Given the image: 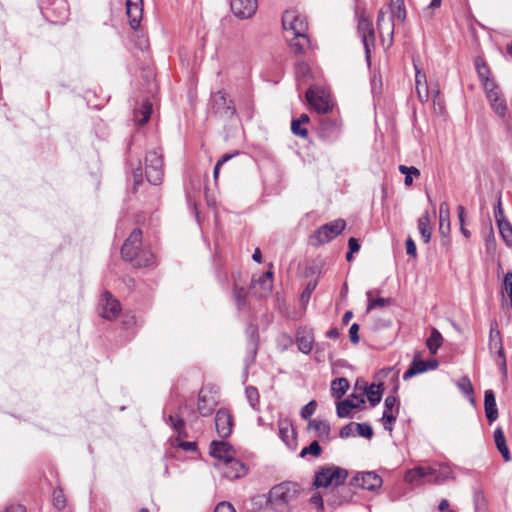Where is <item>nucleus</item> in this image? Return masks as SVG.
I'll return each mask as SVG.
<instances>
[{
  "mask_svg": "<svg viewBox=\"0 0 512 512\" xmlns=\"http://www.w3.org/2000/svg\"><path fill=\"white\" fill-rule=\"evenodd\" d=\"M367 299H368V305H367V311H371L376 308H382L385 306H390L393 304L392 298H372V291H368L366 293Z\"/></svg>",
  "mask_w": 512,
  "mask_h": 512,
  "instance_id": "79ce46f5",
  "label": "nucleus"
},
{
  "mask_svg": "<svg viewBox=\"0 0 512 512\" xmlns=\"http://www.w3.org/2000/svg\"><path fill=\"white\" fill-rule=\"evenodd\" d=\"M488 347H489L490 354L492 356L497 357L498 365L504 371H506V360H505L504 349H503V344H502V337H501L500 331L498 329V324L496 321L492 322L490 325Z\"/></svg>",
  "mask_w": 512,
  "mask_h": 512,
  "instance_id": "f8f14e48",
  "label": "nucleus"
},
{
  "mask_svg": "<svg viewBox=\"0 0 512 512\" xmlns=\"http://www.w3.org/2000/svg\"><path fill=\"white\" fill-rule=\"evenodd\" d=\"M341 122L337 119L322 116L319 119L316 129L318 137L327 143H333L339 139L341 135Z\"/></svg>",
  "mask_w": 512,
  "mask_h": 512,
  "instance_id": "6e6552de",
  "label": "nucleus"
},
{
  "mask_svg": "<svg viewBox=\"0 0 512 512\" xmlns=\"http://www.w3.org/2000/svg\"><path fill=\"white\" fill-rule=\"evenodd\" d=\"M126 261L133 264L134 267H153L155 265V256L149 249H140L136 252L135 257L127 259Z\"/></svg>",
  "mask_w": 512,
  "mask_h": 512,
  "instance_id": "bb28decb",
  "label": "nucleus"
},
{
  "mask_svg": "<svg viewBox=\"0 0 512 512\" xmlns=\"http://www.w3.org/2000/svg\"><path fill=\"white\" fill-rule=\"evenodd\" d=\"M376 22L379 32L382 33L384 29V24L386 23V15L382 9L378 12Z\"/></svg>",
  "mask_w": 512,
  "mask_h": 512,
  "instance_id": "69168bd1",
  "label": "nucleus"
},
{
  "mask_svg": "<svg viewBox=\"0 0 512 512\" xmlns=\"http://www.w3.org/2000/svg\"><path fill=\"white\" fill-rule=\"evenodd\" d=\"M359 324L357 323H353L349 329V338H350V341L353 343V344H358L359 343Z\"/></svg>",
  "mask_w": 512,
  "mask_h": 512,
  "instance_id": "052dcab7",
  "label": "nucleus"
},
{
  "mask_svg": "<svg viewBox=\"0 0 512 512\" xmlns=\"http://www.w3.org/2000/svg\"><path fill=\"white\" fill-rule=\"evenodd\" d=\"M452 470L447 465L435 467H416L407 471L405 480L409 483L436 482L440 483L451 477Z\"/></svg>",
  "mask_w": 512,
  "mask_h": 512,
  "instance_id": "7ed1b4c3",
  "label": "nucleus"
},
{
  "mask_svg": "<svg viewBox=\"0 0 512 512\" xmlns=\"http://www.w3.org/2000/svg\"><path fill=\"white\" fill-rule=\"evenodd\" d=\"M348 248H349V251H351L353 253L358 252L360 250V243H359L358 239L351 237L348 240Z\"/></svg>",
  "mask_w": 512,
  "mask_h": 512,
  "instance_id": "774afa93",
  "label": "nucleus"
},
{
  "mask_svg": "<svg viewBox=\"0 0 512 512\" xmlns=\"http://www.w3.org/2000/svg\"><path fill=\"white\" fill-rule=\"evenodd\" d=\"M52 503L53 506L59 511L63 510L66 507V498L61 488H56L53 491Z\"/></svg>",
  "mask_w": 512,
  "mask_h": 512,
  "instance_id": "09e8293b",
  "label": "nucleus"
},
{
  "mask_svg": "<svg viewBox=\"0 0 512 512\" xmlns=\"http://www.w3.org/2000/svg\"><path fill=\"white\" fill-rule=\"evenodd\" d=\"M391 9V19L387 22L388 26L391 27V35L394 33V23L393 20L397 19L400 22H404L406 19V9L404 0H391L390 4Z\"/></svg>",
  "mask_w": 512,
  "mask_h": 512,
  "instance_id": "7c9ffc66",
  "label": "nucleus"
},
{
  "mask_svg": "<svg viewBox=\"0 0 512 512\" xmlns=\"http://www.w3.org/2000/svg\"><path fill=\"white\" fill-rule=\"evenodd\" d=\"M415 68V86L419 100L424 103L429 99V89L427 85L426 74L422 72L416 62L413 60Z\"/></svg>",
  "mask_w": 512,
  "mask_h": 512,
  "instance_id": "5701e85b",
  "label": "nucleus"
},
{
  "mask_svg": "<svg viewBox=\"0 0 512 512\" xmlns=\"http://www.w3.org/2000/svg\"><path fill=\"white\" fill-rule=\"evenodd\" d=\"M214 512H236V510L230 503L221 502L215 507Z\"/></svg>",
  "mask_w": 512,
  "mask_h": 512,
  "instance_id": "0e129e2a",
  "label": "nucleus"
},
{
  "mask_svg": "<svg viewBox=\"0 0 512 512\" xmlns=\"http://www.w3.org/2000/svg\"><path fill=\"white\" fill-rule=\"evenodd\" d=\"M484 410L489 423H493L498 418V409L496 405L495 394L493 390L485 391L484 395Z\"/></svg>",
  "mask_w": 512,
  "mask_h": 512,
  "instance_id": "c756f323",
  "label": "nucleus"
},
{
  "mask_svg": "<svg viewBox=\"0 0 512 512\" xmlns=\"http://www.w3.org/2000/svg\"><path fill=\"white\" fill-rule=\"evenodd\" d=\"M383 383L378 385L372 384L370 386H363V394H366L371 406H376L380 403L383 395Z\"/></svg>",
  "mask_w": 512,
  "mask_h": 512,
  "instance_id": "473e14b6",
  "label": "nucleus"
},
{
  "mask_svg": "<svg viewBox=\"0 0 512 512\" xmlns=\"http://www.w3.org/2000/svg\"><path fill=\"white\" fill-rule=\"evenodd\" d=\"M405 244H406V253L409 256L416 258L417 257V248H416V244H415L414 240L411 237H408Z\"/></svg>",
  "mask_w": 512,
  "mask_h": 512,
  "instance_id": "680f3d73",
  "label": "nucleus"
},
{
  "mask_svg": "<svg viewBox=\"0 0 512 512\" xmlns=\"http://www.w3.org/2000/svg\"><path fill=\"white\" fill-rule=\"evenodd\" d=\"M479 24L478 20L471 15L469 12L465 19V25L467 28L466 36L470 37L471 40L475 43L478 42L477 28L476 26Z\"/></svg>",
  "mask_w": 512,
  "mask_h": 512,
  "instance_id": "37998d69",
  "label": "nucleus"
},
{
  "mask_svg": "<svg viewBox=\"0 0 512 512\" xmlns=\"http://www.w3.org/2000/svg\"><path fill=\"white\" fill-rule=\"evenodd\" d=\"M126 14L130 27L137 30L143 15V0H126Z\"/></svg>",
  "mask_w": 512,
  "mask_h": 512,
  "instance_id": "4be33fe9",
  "label": "nucleus"
},
{
  "mask_svg": "<svg viewBox=\"0 0 512 512\" xmlns=\"http://www.w3.org/2000/svg\"><path fill=\"white\" fill-rule=\"evenodd\" d=\"M356 429L360 436L371 439L373 437V428L369 423H356Z\"/></svg>",
  "mask_w": 512,
  "mask_h": 512,
  "instance_id": "5fc2aeb1",
  "label": "nucleus"
},
{
  "mask_svg": "<svg viewBox=\"0 0 512 512\" xmlns=\"http://www.w3.org/2000/svg\"><path fill=\"white\" fill-rule=\"evenodd\" d=\"M457 386L460 389V391L469 399L470 403L475 407L476 400L474 397V389L470 379L466 376L461 377L457 382Z\"/></svg>",
  "mask_w": 512,
  "mask_h": 512,
  "instance_id": "ea45409f",
  "label": "nucleus"
},
{
  "mask_svg": "<svg viewBox=\"0 0 512 512\" xmlns=\"http://www.w3.org/2000/svg\"><path fill=\"white\" fill-rule=\"evenodd\" d=\"M442 336L440 332L436 329H433L431 335L426 340V346L431 354H436L438 349L442 344Z\"/></svg>",
  "mask_w": 512,
  "mask_h": 512,
  "instance_id": "c03bdc74",
  "label": "nucleus"
},
{
  "mask_svg": "<svg viewBox=\"0 0 512 512\" xmlns=\"http://www.w3.org/2000/svg\"><path fill=\"white\" fill-rule=\"evenodd\" d=\"M218 468L224 477L231 480L241 478L247 473L246 465L235 457L223 463H219Z\"/></svg>",
  "mask_w": 512,
  "mask_h": 512,
  "instance_id": "f3484780",
  "label": "nucleus"
},
{
  "mask_svg": "<svg viewBox=\"0 0 512 512\" xmlns=\"http://www.w3.org/2000/svg\"><path fill=\"white\" fill-rule=\"evenodd\" d=\"M233 296L235 304L239 310H242L247 306L248 292L244 287H240L237 284H234Z\"/></svg>",
  "mask_w": 512,
  "mask_h": 512,
  "instance_id": "a19ab883",
  "label": "nucleus"
},
{
  "mask_svg": "<svg viewBox=\"0 0 512 512\" xmlns=\"http://www.w3.org/2000/svg\"><path fill=\"white\" fill-rule=\"evenodd\" d=\"M300 494V486L295 482H282L272 487L267 502L275 512H290L292 503Z\"/></svg>",
  "mask_w": 512,
  "mask_h": 512,
  "instance_id": "f257e3e1",
  "label": "nucleus"
},
{
  "mask_svg": "<svg viewBox=\"0 0 512 512\" xmlns=\"http://www.w3.org/2000/svg\"><path fill=\"white\" fill-rule=\"evenodd\" d=\"M354 428H356V423L351 422L349 424L344 425L339 432V436L343 439L348 438L354 435Z\"/></svg>",
  "mask_w": 512,
  "mask_h": 512,
  "instance_id": "bf43d9fd",
  "label": "nucleus"
},
{
  "mask_svg": "<svg viewBox=\"0 0 512 512\" xmlns=\"http://www.w3.org/2000/svg\"><path fill=\"white\" fill-rule=\"evenodd\" d=\"M499 232L503 237L504 241L508 244H512V226L510 222L507 220L505 222H500L498 225Z\"/></svg>",
  "mask_w": 512,
  "mask_h": 512,
  "instance_id": "8fccbe9b",
  "label": "nucleus"
},
{
  "mask_svg": "<svg viewBox=\"0 0 512 512\" xmlns=\"http://www.w3.org/2000/svg\"><path fill=\"white\" fill-rule=\"evenodd\" d=\"M168 422L170 423L173 430L177 433L179 438L188 437L185 421L180 415H178V414L169 415Z\"/></svg>",
  "mask_w": 512,
  "mask_h": 512,
  "instance_id": "4c0bfd02",
  "label": "nucleus"
},
{
  "mask_svg": "<svg viewBox=\"0 0 512 512\" xmlns=\"http://www.w3.org/2000/svg\"><path fill=\"white\" fill-rule=\"evenodd\" d=\"M349 387L350 384L346 378H336L331 382V394L333 397L340 399L342 396L346 394Z\"/></svg>",
  "mask_w": 512,
  "mask_h": 512,
  "instance_id": "e433bc0d",
  "label": "nucleus"
},
{
  "mask_svg": "<svg viewBox=\"0 0 512 512\" xmlns=\"http://www.w3.org/2000/svg\"><path fill=\"white\" fill-rule=\"evenodd\" d=\"M282 26L285 31H290L295 36H301L308 31L306 18L296 10H286L282 15Z\"/></svg>",
  "mask_w": 512,
  "mask_h": 512,
  "instance_id": "1a4fd4ad",
  "label": "nucleus"
},
{
  "mask_svg": "<svg viewBox=\"0 0 512 512\" xmlns=\"http://www.w3.org/2000/svg\"><path fill=\"white\" fill-rule=\"evenodd\" d=\"M503 285L509 298V304L512 309V272H507L504 275Z\"/></svg>",
  "mask_w": 512,
  "mask_h": 512,
  "instance_id": "4d7b16f0",
  "label": "nucleus"
},
{
  "mask_svg": "<svg viewBox=\"0 0 512 512\" xmlns=\"http://www.w3.org/2000/svg\"><path fill=\"white\" fill-rule=\"evenodd\" d=\"M317 408V402L311 400L301 408L300 415L303 419L308 420L315 413Z\"/></svg>",
  "mask_w": 512,
  "mask_h": 512,
  "instance_id": "864d4df0",
  "label": "nucleus"
},
{
  "mask_svg": "<svg viewBox=\"0 0 512 512\" xmlns=\"http://www.w3.org/2000/svg\"><path fill=\"white\" fill-rule=\"evenodd\" d=\"M306 100L311 108L320 114H327L332 109L328 95L318 87H310L306 91Z\"/></svg>",
  "mask_w": 512,
  "mask_h": 512,
  "instance_id": "ddd939ff",
  "label": "nucleus"
},
{
  "mask_svg": "<svg viewBox=\"0 0 512 512\" xmlns=\"http://www.w3.org/2000/svg\"><path fill=\"white\" fill-rule=\"evenodd\" d=\"M351 397L357 399L358 403L354 402L351 399H345L337 403L336 413L339 418L348 417L352 409L358 408L360 404L365 403V398L363 395L357 396L355 394H352Z\"/></svg>",
  "mask_w": 512,
  "mask_h": 512,
  "instance_id": "a878e982",
  "label": "nucleus"
},
{
  "mask_svg": "<svg viewBox=\"0 0 512 512\" xmlns=\"http://www.w3.org/2000/svg\"><path fill=\"white\" fill-rule=\"evenodd\" d=\"M426 371H428L427 362L421 359L420 353H417L414 355L409 368L403 374V379L409 380L410 378Z\"/></svg>",
  "mask_w": 512,
  "mask_h": 512,
  "instance_id": "2f4dec72",
  "label": "nucleus"
},
{
  "mask_svg": "<svg viewBox=\"0 0 512 512\" xmlns=\"http://www.w3.org/2000/svg\"><path fill=\"white\" fill-rule=\"evenodd\" d=\"M245 334L247 337V350L254 359L258 352L259 346V330L258 326L254 323H249L246 327Z\"/></svg>",
  "mask_w": 512,
  "mask_h": 512,
  "instance_id": "393cba45",
  "label": "nucleus"
},
{
  "mask_svg": "<svg viewBox=\"0 0 512 512\" xmlns=\"http://www.w3.org/2000/svg\"><path fill=\"white\" fill-rule=\"evenodd\" d=\"M322 453V447L320 446L317 440L312 441L308 446L304 447L300 452V457H305L306 455H312L314 457H319Z\"/></svg>",
  "mask_w": 512,
  "mask_h": 512,
  "instance_id": "de8ad7c7",
  "label": "nucleus"
},
{
  "mask_svg": "<svg viewBox=\"0 0 512 512\" xmlns=\"http://www.w3.org/2000/svg\"><path fill=\"white\" fill-rule=\"evenodd\" d=\"M152 113V105L146 101L139 111H135L136 121L139 125L147 123Z\"/></svg>",
  "mask_w": 512,
  "mask_h": 512,
  "instance_id": "a18cd8bd",
  "label": "nucleus"
},
{
  "mask_svg": "<svg viewBox=\"0 0 512 512\" xmlns=\"http://www.w3.org/2000/svg\"><path fill=\"white\" fill-rule=\"evenodd\" d=\"M400 409L399 399L395 395H389L384 401V411L381 418L385 430L392 432Z\"/></svg>",
  "mask_w": 512,
  "mask_h": 512,
  "instance_id": "4468645a",
  "label": "nucleus"
},
{
  "mask_svg": "<svg viewBox=\"0 0 512 512\" xmlns=\"http://www.w3.org/2000/svg\"><path fill=\"white\" fill-rule=\"evenodd\" d=\"M308 429L318 432V437L322 440H329L330 424L325 420L313 419L308 423Z\"/></svg>",
  "mask_w": 512,
  "mask_h": 512,
  "instance_id": "f704fd0d",
  "label": "nucleus"
},
{
  "mask_svg": "<svg viewBox=\"0 0 512 512\" xmlns=\"http://www.w3.org/2000/svg\"><path fill=\"white\" fill-rule=\"evenodd\" d=\"M494 218H495V221H496L497 225L500 222L507 221V219H506V217L504 215V211L502 209L501 199L500 198H498L497 205L495 206V209H494Z\"/></svg>",
  "mask_w": 512,
  "mask_h": 512,
  "instance_id": "13d9d810",
  "label": "nucleus"
},
{
  "mask_svg": "<svg viewBox=\"0 0 512 512\" xmlns=\"http://www.w3.org/2000/svg\"><path fill=\"white\" fill-rule=\"evenodd\" d=\"M399 171H400L401 174H404V175H414V176H419L420 175L419 169H417L414 166L408 167L406 165H400L399 166Z\"/></svg>",
  "mask_w": 512,
  "mask_h": 512,
  "instance_id": "e2e57ef3",
  "label": "nucleus"
},
{
  "mask_svg": "<svg viewBox=\"0 0 512 512\" xmlns=\"http://www.w3.org/2000/svg\"><path fill=\"white\" fill-rule=\"evenodd\" d=\"M357 31L364 46L365 58L370 63L371 47L375 45V33L372 22L362 15L358 20Z\"/></svg>",
  "mask_w": 512,
  "mask_h": 512,
  "instance_id": "9d476101",
  "label": "nucleus"
},
{
  "mask_svg": "<svg viewBox=\"0 0 512 512\" xmlns=\"http://www.w3.org/2000/svg\"><path fill=\"white\" fill-rule=\"evenodd\" d=\"M211 112L216 117L230 120L236 115L234 101L224 90H218L210 97Z\"/></svg>",
  "mask_w": 512,
  "mask_h": 512,
  "instance_id": "39448f33",
  "label": "nucleus"
},
{
  "mask_svg": "<svg viewBox=\"0 0 512 512\" xmlns=\"http://www.w3.org/2000/svg\"><path fill=\"white\" fill-rule=\"evenodd\" d=\"M257 7V0H231L230 2L231 11L239 19L252 17Z\"/></svg>",
  "mask_w": 512,
  "mask_h": 512,
  "instance_id": "aec40b11",
  "label": "nucleus"
},
{
  "mask_svg": "<svg viewBox=\"0 0 512 512\" xmlns=\"http://www.w3.org/2000/svg\"><path fill=\"white\" fill-rule=\"evenodd\" d=\"M353 491L350 486L339 484L335 490H329L326 494V502L333 507L340 506L352 499Z\"/></svg>",
  "mask_w": 512,
  "mask_h": 512,
  "instance_id": "a211bd4d",
  "label": "nucleus"
},
{
  "mask_svg": "<svg viewBox=\"0 0 512 512\" xmlns=\"http://www.w3.org/2000/svg\"><path fill=\"white\" fill-rule=\"evenodd\" d=\"M291 131L294 135L299 136L301 138L308 137V130L306 128L301 127L300 122L296 119H293L291 122Z\"/></svg>",
  "mask_w": 512,
  "mask_h": 512,
  "instance_id": "6e6d98bb",
  "label": "nucleus"
},
{
  "mask_svg": "<svg viewBox=\"0 0 512 512\" xmlns=\"http://www.w3.org/2000/svg\"><path fill=\"white\" fill-rule=\"evenodd\" d=\"M296 344L300 352L309 354L314 344V335L311 330L301 329L296 334Z\"/></svg>",
  "mask_w": 512,
  "mask_h": 512,
  "instance_id": "cd10ccee",
  "label": "nucleus"
},
{
  "mask_svg": "<svg viewBox=\"0 0 512 512\" xmlns=\"http://www.w3.org/2000/svg\"><path fill=\"white\" fill-rule=\"evenodd\" d=\"M132 176L134 181L132 191L136 193L138 190V186L141 185L143 182V170L140 161L138 162V165L132 169Z\"/></svg>",
  "mask_w": 512,
  "mask_h": 512,
  "instance_id": "3c124183",
  "label": "nucleus"
},
{
  "mask_svg": "<svg viewBox=\"0 0 512 512\" xmlns=\"http://www.w3.org/2000/svg\"><path fill=\"white\" fill-rule=\"evenodd\" d=\"M216 431L220 438H228L232 433L233 417L227 409L221 408L215 415Z\"/></svg>",
  "mask_w": 512,
  "mask_h": 512,
  "instance_id": "6ab92c4d",
  "label": "nucleus"
},
{
  "mask_svg": "<svg viewBox=\"0 0 512 512\" xmlns=\"http://www.w3.org/2000/svg\"><path fill=\"white\" fill-rule=\"evenodd\" d=\"M382 484V477L374 471L357 472L350 480V486L368 491H375L381 488Z\"/></svg>",
  "mask_w": 512,
  "mask_h": 512,
  "instance_id": "9b49d317",
  "label": "nucleus"
},
{
  "mask_svg": "<svg viewBox=\"0 0 512 512\" xmlns=\"http://www.w3.org/2000/svg\"><path fill=\"white\" fill-rule=\"evenodd\" d=\"M100 315L106 320H114L121 311L119 301L109 292L105 291L99 304Z\"/></svg>",
  "mask_w": 512,
  "mask_h": 512,
  "instance_id": "2eb2a0df",
  "label": "nucleus"
},
{
  "mask_svg": "<svg viewBox=\"0 0 512 512\" xmlns=\"http://www.w3.org/2000/svg\"><path fill=\"white\" fill-rule=\"evenodd\" d=\"M178 446L185 451H196L197 449V443L192 441H182Z\"/></svg>",
  "mask_w": 512,
  "mask_h": 512,
  "instance_id": "338daca9",
  "label": "nucleus"
},
{
  "mask_svg": "<svg viewBox=\"0 0 512 512\" xmlns=\"http://www.w3.org/2000/svg\"><path fill=\"white\" fill-rule=\"evenodd\" d=\"M439 218H440V233L444 234V222L449 220V205L447 202H442L439 207Z\"/></svg>",
  "mask_w": 512,
  "mask_h": 512,
  "instance_id": "603ef678",
  "label": "nucleus"
},
{
  "mask_svg": "<svg viewBox=\"0 0 512 512\" xmlns=\"http://www.w3.org/2000/svg\"><path fill=\"white\" fill-rule=\"evenodd\" d=\"M494 440H495L496 447L499 450V452L501 453V455L503 456L504 460L510 461L511 460L510 452L506 445L505 436H504V433L501 428H497L495 430Z\"/></svg>",
  "mask_w": 512,
  "mask_h": 512,
  "instance_id": "58836bf2",
  "label": "nucleus"
},
{
  "mask_svg": "<svg viewBox=\"0 0 512 512\" xmlns=\"http://www.w3.org/2000/svg\"><path fill=\"white\" fill-rule=\"evenodd\" d=\"M279 437L288 446L292 447L295 444L296 435L292 427V423L288 419H280L278 421Z\"/></svg>",
  "mask_w": 512,
  "mask_h": 512,
  "instance_id": "c85d7f7f",
  "label": "nucleus"
},
{
  "mask_svg": "<svg viewBox=\"0 0 512 512\" xmlns=\"http://www.w3.org/2000/svg\"><path fill=\"white\" fill-rule=\"evenodd\" d=\"M145 175L147 181L152 185H159L162 183L164 170H163V156L157 150L147 152L145 157Z\"/></svg>",
  "mask_w": 512,
  "mask_h": 512,
  "instance_id": "0eeeda50",
  "label": "nucleus"
},
{
  "mask_svg": "<svg viewBox=\"0 0 512 512\" xmlns=\"http://www.w3.org/2000/svg\"><path fill=\"white\" fill-rule=\"evenodd\" d=\"M418 230L423 238L425 243H428L431 239V225H430V215L426 211L424 212L418 219L417 222Z\"/></svg>",
  "mask_w": 512,
  "mask_h": 512,
  "instance_id": "c9c22d12",
  "label": "nucleus"
},
{
  "mask_svg": "<svg viewBox=\"0 0 512 512\" xmlns=\"http://www.w3.org/2000/svg\"><path fill=\"white\" fill-rule=\"evenodd\" d=\"M348 478V471L339 466H322L314 475L313 486L315 488H326L335 490L339 484H345Z\"/></svg>",
  "mask_w": 512,
  "mask_h": 512,
  "instance_id": "20e7f679",
  "label": "nucleus"
},
{
  "mask_svg": "<svg viewBox=\"0 0 512 512\" xmlns=\"http://www.w3.org/2000/svg\"><path fill=\"white\" fill-rule=\"evenodd\" d=\"M235 450L233 447L225 441L213 440L210 443V455L219 460V463H223L235 457Z\"/></svg>",
  "mask_w": 512,
  "mask_h": 512,
  "instance_id": "412c9836",
  "label": "nucleus"
},
{
  "mask_svg": "<svg viewBox=\"0 0 512 512\" xmlns=\"http://www.w3.org/2000/svg\"><path fill=\"white\" fill-rule=\"evenodd\" d=\"M289 45L295 54H304L310 45V40L307 33L301 34V36L293 35V37L289 40Z\"/></svg>",
  "mask_w": 512,
  "mask_h": 512,
  "instance_id": "72a5a7b5",
  "label": "nucleus"
},
{
  "mask_svg": "<svg viewBox=\"0 0 512 512\" xmlns=\"http://www.w3.org/2000/svg\"><path fill=\"white\" fill-rule=\"evenodd\" d=\"M346 228V221L343 219H336L329 223L320 226L314 234L310 237V242L314 246H320L329 243L340 235Z\"/></svg>",
  "mask_w": 512,
  "mask_h": 512,
  "instance_id": "423d86ee",
  "label": "nucleus"
},
{
  "mask_svg": "<svg viewBox=\"0 0 512 512\" xmlns=\"http://www.w3.org/2000/svg\"><path fill=\"white\" fill-rule=\"evenodd\" d=\"M246 398L250 404V406L255 410L259 411V392L258 389L254 386H247L245 389Z\"/></svg>",
  "mask_w": 512,
  "mask_h": 512,
  "instance_id": "49530a36",
  "label": "nucleus"
},
{
  "mask_svg": "<svg viewBox=\"0 0 512 512\" xmlns=\"http://www.w3.org/2000/svg\"><path fill=\"white\" fill-rule=\"evenodd\" d=\"M482 88L491 110L501 119L508 113V105L505 95L494 78L485 76L482 72Z\"/></svg>",
  "mask_w": 512,
  "mask_h": 512,
  "instance_id": "f03ea898",
  "label": "nucleus"
},
{
  "mask_svg": "<svg viewBox=\"0 0 512 512\" xmlns=\"http://www.w3.org/2000/svg\"><path fill=\"white\" fill-rule=\"evenodd\" d=\"M217 405V399L214 395H207L204 390H201L198 396V412L201 416L207 417L210 416L214 408Z\"/></svg>",
  "mask_w": 512,
  "mask_h": 512,
  "instance_id": "b1692460",
  "label": "nucleus"
},
{
  "mask_svg": "<svg viewBox=\"0 0 512 512\" xmlns=\"http://www.w3.org/2000/svg\"><path fill=\"white\" fill-rule=\"evenodd\" d=\"M143 234L141 229L135 228L125 240L121 248V255L124 260L135 257L136 252L142 248Z\"/></svg>",
  "mask_w": 512,
  "mask_h": 512,
  "instance_id": "dca6fc26",
  "label": "nucleus"
}]
</instances>
